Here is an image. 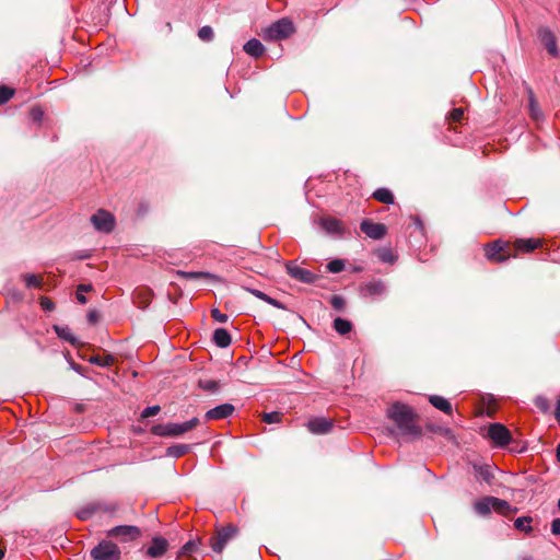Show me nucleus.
<instances>
[{
	"label": "nucleus",
	"mask_w": 560,
	"mask_h": 560,
	"mask_svg": "<svg viewBox=\"0 0 560 560\" xmlns=\"http://www.w3.org/2000/svg\"><path fill=\"white\" fill-rule=\"evenodd\" d=\"M387 417L396 429H388L390 435L420 436L422 430L417 423V415L411 407L396 401L387 409Z\"/></svg>",
	"instance_id": "1"
},
{
	"label": "nucleus",
	"mask_w": 560,
	"mask_h": 560,
	"mask_svg": "<svg viewBox=\"0 0 560 560\" xmlns=\"http://www.w3.org/2000/svg\"><path fill=\"white\" fill-rule=\"evenodd\" d=\"M199 424L198 418H192L182 423H159L152 427V433L158 436L175 438L195 429Z\"/></svg>",
	"instance_id": "2"
},
{
	"label": "nucleus",
	"mask_w": 560,
	"mask_h": 560,
	"mask_svg": "<svg viewBox=\"0 0 560 560\" xmlns=\"http://www.w3.org/2000/svg\"><path fill=\"white\" fill-rule=\"evenodd\" d=\"M294 32L295 27L292 21L288 18H282L266 27L262 32V37L266 40H282L290 37Z\"/></svg>",
	"instance_id": "3"
},
{
	"label": "nucleus",
	"mask_w": 560,
	"mask_h": 560,
	"mask_svg": "<svg viewBox=\"0 0 560 560\" xmlns=\"http://www.w3.org/2000/svg\"><path fill=\"white\" fill-rule=\"evenodd\" d=\"M474 509L481 516L488 515L492 510L504 515L513 511L509 502L495 497H485L476 501Z\"/></svg>",
	"instance_id": "4"
},
{
	"label": "nucleus",
	"mask_w": 560,
	"mask_h": 560,
	"mask_svg": "<svg viewBox=\"0 0 560 560\" xmlns=\"http://www.w3.org/2000/svg\"><path fill=\"white\" fill-rule=\"evenodd\" d=\"M121 551L119 547L112 540L104 539L100 541L90 551L92 560H119Z\"/></svg>",
	"instance_id": "5"
},
{
	"label": "nucleus",
	"mask_w": 560,
	"mask_h": 560,
	"mask_svg": "<svg viewBox=\"0 0 560 560\" xmlns=\"http://www.w3.org/2000/svg\"><path fill=\"white\" fill-rule=\"evenodd\" d=\"M107 537L115 538L120 542H130L141 536L139 527L133 525H119L106 532Z\"/></svg>",
	"instance_id": "6"
},
{
	"label": "nucleus",
	"mask_w": 560,
	"mask_h": 560,
	"mask_svg": "<svg viewBox=\"0 0 560 560\" xmlns=\"http://www.w3.org/2000/svg\"><path fill=\"white\" fill-rule=\"evenodd\" d=\"M94 229L102 233H109L115 228V218L114 215L103 209H100L96 213H94L90 219Z\"/></svg>",
	"instance_id": "7"
},
{
	"label": "nucleus",
	"mask_w": 560,
	"mask_h": 560,
	"mask_svg": "<svg viewBox=\"0 0 560 560\" xmlns=\"http://www.w3.org/2000/svg\"><path fill=\"white\" fill-rule=\"evenodd\" d=\"M237 533V527L228 525L217 530V535L211 538L210 545L214 552H222L226 542L232 539Z\"/></svg>",
	"instance_id": "8"
},
{
	"label": "nucleus",
	"mask_w": 560,
	"mask_h": 560,
	"mask_svg": "<svg viewBox=\"0 0 560 560\" xmlns=\"http://www.w3.org/2000/svg\"><path fill=\"white\" fill-rule=\"evenodd\" d=\"M509 250V244H505L501 241H495L491 244L486 245L485 247L486 257L491 261L499 262L506 260L511 256V253Z\"/></svg>",
	"instance_id": "9"
},
{
	"label": "nucleus",
	"mask_w": 560,
	"mask_h": 560,
	"mask_svg": "<svg viewBox=\"0 0 560 560\" xmlns=\"http://www.w3.org/2000/svg\"><path fill=\"white\" fill-rule=\"evenodd\" d=\"M488 435L497 446H505L512 439L509 429L499 422L489 425Z\"/></svg>",
	"instance_id": "10"
},
{
	"label": "nucleus",
	"mask_w": 560,
	"mask_h": 560,
	"mask_svg": "<svg viewBox=\"0 0 560 560\" xmlns=\"http://www.w3.org/2000/svg\"><path fill=\"white\" fill-rule=\"evenodd\" d=\"M387 293L386 282L381 279H375L361 284L360 294L362 296L382 298Z\"/></svg>",
	"instance_id": "11"
},
{
	"label": "nucleus",
	"mask_w": 560,
	"mask_h": 560,
	"mask_svg": "<svg viewBox=\"0 0 560 560\" xmlns=\"http://www.w3.org/2000/svg\"><path fill=\"white\" fill-rule=\"evenodd\" d=\"M285 268H287L288 275L291 278H293L296 281H300L302 283H306V284L314 283L315 280L317 279V276L315 273H313L311 270L302 268L294 262H288Z\"/></svg>",
	"instance_id": "12"
},
{
	"label": "nucleus",
	"mask_w": 560,
	"mask_h": 560,
	"mask_svg": "<svg viewBox=\"0 0 560 560\" xmlns=\"http://www.w3.org/2000/svg\"><path fill=\"white\" fill-rule=\"evenodd\" d=\"M361 231L372 240H382L386 234V226L383 223H375L370 220H363L360 224Z\"/></svg>",
	"instance_id": "13"
},
{
	"label": "nucleus",
	"mask_w": 560,
	"mask_h": 560,
	"mask_svg": "<svg viewBox=\"0 0 560 560\" xmlns=\"http://www.w3.org/2000/svg\"><path fill=\"white\" fill-rule=\"evenodd\" d=\"M308 431L313 434H327L334 427V421L324 417H316L306 423Z\"/></svg>",
	"instance_id": "14"
},
{
	"label": "nucleus",
	"mask_w": 560,
	"mask_h": 560,
	"mask_svg": "<svg viewBox=\"0 0 560 560\" xmlns=\"http://www.w3.org/2000/svg\"><path fill=\"white\" fill-rule=\"evenodd\" d=\"M538 37H539L541 44L547 49V51L551 56L557 57L559 51H558L557 40H556L553 33L547 27H540L538 30Z\"/></svg>",
	"instance_id": "15"
},
{
	"label": "nucleus",
	"mask_w": 560,
	"mask_h": 560,
	"mask_svg": "<svg viewBox=\"0 0 560 560\" xmlns=\"http://www.w3.org/2000/svg\"><path fill=\"white\" fill-rule=\"evenodd\" d=\"M234 409V406L231 404H222L208 410L205 415V418L206 420L226 419L233 413Z\"/></svg>",
	"instance_id": "16"
},
{
	"label": "nucleus",
	"mask_w": 560,
	"mask_h": 560,
	"mask_svg": "<svg viewBox=\"0 0 560 560\" xmlns=\"http://www.w3.org/2000/svg\"><path fill=\"white\" fill-rule=\"evenodd\" d=\"M167 550V541L162 537H155L152 539L151 545L147 549V555L150 558H160Z\"/></svg>",
	"instance_id": "17"
},
{
	"label": "nucleus",
	"mask_w": 560,
	"mask_h": 560,
	"mask_svg": "<svg viewBox=\"0 0 560 560\" xmlns=\"http://www.w3.org/2000/svg\"><path fill=\"white\" fill-rule=\"evenodd\" d=\"M101 510H104V511H108V508L105 506L104 504L102 503H98V502H93V503H89L86 504L85 506L81 508L80 510L77 511V516L78 518H80L81 521H88L90 520L97 511H101Z\"/></svg>",
	"instance_id": "18"
},
{
	"label": "nucleus",
	"mask_w": 560,
	"mask_h": 560,
	"mask_svg": "<svg viewBox=\"0 0 560 560\" xmlns=\"http://www.w3.org/2000/svg\"><path fill=\"white\" fill-rule=\"evenodd\" d=\"M320 226L328 234H341L343 231L341 221L332 217H323L320 219Z\"/></svg>",
	"instance_id": "19"
},
{
	"label": "nucleus",
	"mask_w": 560,
	"mask_h": 560,
	"mask_svg": "<svg viewBox=\"0 0 560 560\" xmlns=\"http://www.w3.org/2000/svg\"><path fill=\"white\" fill-rule=\"evenodd\" d=\"M541 245V241L539 238H517L514 242V249L516 252L530 253L534 249L538 248Z\"/></svg>",
	"instance_id": "20"
},
{
	"label": "nucleus",
	"mask_w": 560,
	"mask_h": 560,
	"mask_svg": "<svg viewBox=\"0 0 560 560\" xmlns=\"http://www.w3.org/2000/svg\"><path fill=\"white\" fill-rule=\"evenodd\" d=\"M243 49L247 55L255 57V58L262 56L265 52L264 45L260 43V40H258L256 38H252V39L247 40L245 43Z\"/></svg>",
	"instance_id": "21"
},
{
	"label": "nucleus",
	"mask_w": 560,
	"mask_h": 560,
	"mask_svg": "<svg viewBox=\"0 0 560 560\" xmlns=\"http://www.w3.org/2000/svg\"><path fill=\"white\" fill-rule=\"evenodd\" d=\"M54 330L60 339L70 342L72 346L78 347L80 345V341L68 326L54 325Z\"/></svg>",
	"instance_id": "22"
},
{
	"label": "nucleus",
	"mask_w": 560,
	"mask_h": 560,
	"mask_svg": "<svg viewBox=\"0 0 560 560\" xmlns=\"http://www.w3.org/2000/svg\"><path fill=\"white\" fill-rule=\"evenodd\" d=\"M213 342L220 348H226L231 345L232 338L225 328H217L212 337Z\"/></svg>",
	"instance_id": "23"
},
{
	"label": "nucleus",
	"mask_w": 560,
	"mask_h": 560,
	"mask_svg": "<svg viewBox=\"0 0 560 560\" xmlns=\"http://www.w3.org/2000/svg\"><path fill=\"white\" fill-rule=\"evenodd\" d=\"M474 469H475V472H476V477L481 480V481H485L486 483L490 485L492 479H493V472H492V469H491V466L489 465H475L474 466Z\"/></svg>",
	"instance_id": "24"
},
{
	"label": "nucleus",
	"mask_w": 560,
	"mask_h": 560,
	"mask_svg": "<svg viewBox=\"0 0 560 560\" xmlns=\"http://www.w3.org/2000/svg\"><path fill=\"white\" fill-rule=\"evenodd\" d=\"M429 401L432 404V406H434L436 409L450 415L452 413V405L451 402L445 399L444 397L442 396H438V395H431L429 397Z\"/></svg>",
	"instance_id": "25"
},
{
	"label": "nucleus",
	"mask_w": 560,
	"mask_h": 560,
	"mask_svg": "<svg viewBox=\"0 0 560 560\" xmlns=\"http://www.w3.org/2000/svg\"><path fill=\"white\" fill-rule=\"evenodd\" d=\"M178 276L187 280L210 279L219 280V277L206 271H178Z\"/></svg>",
	"instance_id": "26"
},
{
	"label": "nucleus",
	"mask_w": 560,
	"mask_h": 560,
	"mask_svg": "<svg viewBox=\"0 0 560 560\" xmlns=\"http://www.w3.org/2000/svg\"><path fill=\"white\" fill-rule=\"evenodd\" d=\"M373 198L386 205L394 203V195L387 188H378L373 192Z\"/></svg>",
	"instance_id": "27"
},
{
	"label": "nucleus",
	"mask_w": 560,
	"mask_h": 560,
	"mask_svg": "<svg viewBox=\"0 0 560 560\" xmlns=\"http://www.w3.org/2000/svg\"><path fill=\"white\" fill-rule=\"evenodd\" d=\"M334 329L340 335H347L352 330V323L346 318L337 317L334 320Z\"/></svg>",
	"instance_id": "28"
},
{
	"label": "nucleus",
	"mask_w": 560,
	"mask_h": 560,
	"mask_svg": "<svg viewBox=\"0 0 560 560\" xmlns=\"http://www.w3.org/2000/svg\"><path fill=\"white\" fill-rule=\"evenodd\" d=\"M89 362L101 368H108L114 364L115 358L112 354H106L104 357L93 355L89 359Z\"/></svg>",
	"instance_id": "29"
},
{
	"label": "nucleus",
	"mask_w": 560,
	"mask_h": 560,
	"mask_svg": "<svg viewBox=\"0 0 560 560\" xmlns=\"http://www.w3.org/2000/svg\"><path fill=\"white\" fill-rule=\"evenodd\" d=\"M375 255L382 262L394 264L397 259L396 255L393 253L390 248H380L376 250Z\"/></svg>",
	"instance_id": "30"
},
{
	"label": "nucleus",
	"mask_w": 560,
	"mask_h": 560,
	"mask_svg": "<svg viewBox=\"0 0 560 560\" xmlns=\"http://www.w3.org/2000/svg\"><path fill=\"white\" fill-rule=\"evenodd\" d=\"M190 450L188 444H176L167 448V455L174 458H178L187 454Z\"/></svg>",
	"instance_id": "31"
},
{
	"label": "nucleus",
	"mask_w": 560,
	"mask_h": 560,
	"mask_svg": "<svg viewBox=\"0 0 560 560\" xmlns=\"http://www.w3.org/2000/svg\"><path fill=\"white\" fill-rule=\"evenodd\" d=\"M530 522H532V517L521 516L514 521V527L518 530L529 533L533 530L532 526H529Z\"/></svg>",
	"instance_id": "32"
},
{
	"label": "nucleus",
	"mask_w": 560,
	"mask_h": 560,
	"mask_svg": "<svg viewBox=\"0 0 560 560\" xmlns=\"http://www.w3.org/2000/svg\"><path fill=\"white\" fill-rule=\"evenodd\" d=\"M25 285L27 288H40L43 284V279L39 276L33 273H26L23 276Z\"/></svg>",
	"instance_id": "33"
},
{
	"label": "nucleus",
	"mask_w": 560,
	"mask_h": 560,
	"mask_svg": "<svg viewBox=\"0 0 560 560\" xmlns=\"http://www.w3.org/2000/svg\"><path fill=\"white\" fill-rule=\"evenodd\" d=\"M93 289L92 284L81 283L77 289V300L80 304H86L88 299L85 296L86 292H90Z\"/></svg>",
	"instance_id": "34"
},
{
	"label": "nucleus",
	"mask_w": 560,
	"mask_h": 560,
	"mask_svg": "<svg viewBox=\"0 0 560 560\" xmlns=\"http://www.w3.org/2000/svg\"><path fill=\"white\" fill-rule=\"evenodd\" d=\"M345 269V261L341 259H334L327 264V270L332 273L341 272Z\"/></svg>",
	"instance_id": "35"
},
{
	"label": "nucleus",
	"mask_w": 560,
	"mask_h": 560,
	"mask_svg": "<svg viewBox=\"0 0 560 560\" xmlns=\"http://www.w3.org/2000/svg\"><path fill=\"white\" fill-rule=\"evenodd\" d=\"M198 36L201 40L203 42H210L212 40L213 36H214V33H213V30L212 27L206 25V26H202L199 31H198Z\"/></svg>",
	"instance_id": "36"
},
{
	"label": "nucleus",
	"mask_w": 560,
	"mask_h": 560,
	"mask_svg": "<svg viewBox=\"0 0 560 560\" xmlns=\"http://www.w3.org/2000/svg\"><path fill=\"white\" fill-rule=\"evenodd\" d=\"M14 90L0 85V105L5 104L13 96Z\"/></svg>",
	"instance_id": "37"
},
{
	"label": "nucleus",
	"mask_w": 560,
	"mask_h": 560,
	"mask_svg": "<svg viewBox=\"0 0 560 560\" xmlns=\"http://www.w3.org/2000/svg\"><path fill=\"white\" fill-rule=\"evenodd\" d=\"M464 118V109L463 108H454L450 115L446 117L450 124L460 122Z\"/></svg>",
	"instance_id": "38"
},
{
	"label": "nucleus",
	"mask_w": 560,
	"mask_h": 560,
	"mask_svg": "<svg viewBox=\"0 0 560 560\" xmlns=\"http://www.w3.org/2000/svg\"><path fill=\"white\" fill-rule=\"evenodd\" d=\"M330 305L336 311L341 312L346 307V300L341 295H332L330 298Z\"/></svg>",
	"instance_id": "39"
},
{
	"label": "nucleus",
	"mask_w": 560,
	"mask_h": 560,
	"mask_svg": "<svg viewBox=\"0 0 560 560\" xmlns=\"http://www.w3.org/2000/svg\"><path fill=\"white\" fill-rule=\"evenodd\" d=\"M199 386L207 392L214 393L219 388V383L213 380H206V381H200Z\"/></svg>",
	"instance_id": "40"
},
{
	"label": "nucleus",
	"mask_w": 560,
	"mask_h": 560,
	"mask_svg": "<svg viewBox=\"0 0 560 560\" xmlns=\"http://www.w3.org/2000/svg\"><path fill=\"white\" fill-rule=\"evenodd\" d=\"M199 540H189L180 549L182 555H190L198 549Z\"/></svg>",
	"instance_id": "41"
},
{
	"label": "nucleus",
	"mask_w": 560,
	"mask_h": 560,
	"mask_svg": "<svg viewBox=\"0 0 560 560\" xmlns=\"http://www.w3.org/2000/svg\"><path fill=\"white\" fill-rule=\"evenodd\" d=\"M281 420V413L277 411L266 412L262 416V421L266 423H278Z\"/></svg>",
	"instance_id": "42"
},
{
	"label": "nucleus",
	"mask_w": 560,
	"mask_h": 560,
	"mask_svg": "<svg viewBox=\"0 0 560 560\" xmlns=\"http://www.w3.org/2000/svg\"><path fill=\"white\" fill-rule=\"evenodd\" d=\"M529 113H530L532 118H534L536 120L540 117V112H539L538 105L535 102L533 93H530V96H529Z\"/></svg>",
	"instance_id": "43"
},
{
	"label": "nucleus",
	"mask_w": 560,
	"mask_h": 560,
	"mask_svg": "<svg viewBox=\"0 0 560 560\" xmlns=\"http://www.w3.org/2000/svg\"><path fill=\"white\" fill-rule=\"evenodd\" d=\"M30 117L34 122H40L44 117V110L39 106H34L30 112Z\"/></svg>",
	"instance_id": "44"
},
{
	"label": "nucleus",
	"mask_w": 560,
	"mask_h": 560,
	"mask_svg": "<svg viewBox=\"0 0 560 560\" xmlns=\"http://www.w3.org/2000/svg\"><path fill=\"white\" fill-rule=\"evenodd\" d=\"M535 406L541 411L546 412L549 410V400L544 396H537L535 398Z\"/></svg>",
	"instance_id": "45"
},
{
	"label": "nucleus",
	"mask_w": 560,
	"mask_h": 560,
	"mask_svg": "<svg viewBox=\"0 0 560 560\" xmlns=\"http://www.w3.org/2000/svg\"><path fill=\"white\" fill-rule=\"evenodd\" d=\"M211 317L219 323H226L229 319L228 315L221 313L218 308L211 310Z\"/></svg>",
	"instance_id": "46"
},
{
	"label": "nucleus",
	"mask_w": 560,
	"mask_h": 560,
	"mask_svg": "<svg viewBox=\"0 0 560 560\" xmlns=\"http://www.w3.org/2000/svg\"><path fill=\"white\" fill-rule=\"evenodd\" d=\"M159 411H160V406H149L143 409V411L141 412V417L142 418L153 417V416L158 415Z\"/></svg>",
	"instance_id": "47"
},
{
	"label": "nucleus",
	"mask_w": 560,
	"mask_h": 560,
	"mask_svg": "<svg viewBox=\"0 0 560 560\" xmlns=\"http://www.w3.org/2000/svg\"><path fill=\"white\" fill-rule=\"evenodd\" d=\"M39 303L44 311L51 312L55 310V303L46 296L40 298Z\"/></svg>",
	"instance_id": "48"
},
{
	"label": "nucleus",
	"mask_w": 560,
	"mask_h": 560,
	"mask_svg": "<svg viewBox=\"0 0 560 560\" xmlns=\"http://www.w3.org/2000/svg\"><path fill=\"white\" fill-rule=\"evenodd\" d=\"M412 222H413L415 231H417L419 234L423 235L424 226H423V223L420 220V218L413 217Z\"/></svg>",
	"instance_id": "49"
},
{
	"label": "nucleus",
	"mask_w": 560,
	"mask_h": 560,
	"mask_svg": "<svg viewBox=\"0 0 560 560\" xmlns=\"http://www.w3.org/2000/svg\"><path fill=\"white\" fill-rule=\"evenodd\" d=\"M90 257H91V252L88 249L79 250L73 254V258L79 259V260H85V259H89Z\"/></svg>",
	"instance_id": "50"
},
{
	"label": "nucleus",
	"mask_w": 560,
	"mask_h": 560,
	"mask_svg": "<svg viewBox=\"0 0 560 560\" xmlns=\"http://www.w3.org/2000/svg\"><path fill=\"white\" fill-rule=\"evenodd\" d=\"M265 302L272 305L276 308L284 310V305L280 301H278L269 295H267V298L265 299Z\"/></svg>",
	"instance_id": "51"
},
{
	"label": "nucleus",
	"mask_w": 560,
	"mask_h": 560,
	"mask_svg": "<svg viewBox=\"0 0 560 560\" xmlns=\"http://www.w3.org/2000/svg\"><path fill=\"white\" fill-rule=\"evenodd\" d=\"M551 533L553 535H560V518H555L551 523Z\"/></svg>",
	"instance_id": "52"
},
{
	"label": "nucleus",
	"mask_w": 560,
	"mask_h": 560,
	"mask_svg": "<svg viewBox=\"0 0 560 560\" xmlns=\"http://www.w3.org/2000/svg\"><path fill=\"white\" fill-rule=\"evenodd\" d=\"M249 292L256 296L257 299L261 300L265 302V299L267 298L268 294H266L265 292L260 291V290H257V289H249Z\"/></svg>",
	"instance_id": "53"
},
{
	"label": "nucleus",
	"mask_w": 560,
	"mask_h": 560,
	"mask_svg": "<svg viewBox=\"0 0 560 560\" xmlns=\"http://www.w3.org/2000/svg\"><path fill=\"white\" fill-rule=\"evenodd\" d=\"M555 417L558 420L560 424V398L557 401L556 410H555Z\"/></svg>",
	"instance_id": "54"
},
{
	"label": "nucleus",
	"mask_w": 560,
	"mask_h": 560,
	"mask_svg": "<svg viewBox=\"0 0 560 560\" xmlns=\"http://www.w3.org/2000/svg\"><path fill=\"white\" fill-rule=\"evenodd\" d=\"M88 318H89L90 323H95L96 319H97V315H96L95 312H90L89 315H88Z\"/></svg>",
	"instance_id": "55"
},
{
	"label": "nucleus",
	"mask_w": 560,
	"mask_h": 560,
	"mask_svg": "<svg viewBox=\"0 0 560 560\" xmlns=\"http://www.w3.org/2000/svg\"><path fill=\"white\" fill-rule=\"evenodd\" d=\"M71 368H72L75 372H78V373H80V374L82 373V366H81V365H79V364H77V363H73V362H72V363H71Z\"/></svg>",
	"instance_id": "56"
},
{
	"label": "nucleus",
	"mask_w": 560,
	"mask_h": 560,
	"mask_svg": "<svg viewBox=\"0 0 560 560\" xmlns=\"http://www.w3.org/2000/svg\"><path fill=\"white\" fill-rule=\"evenodd\" d=\"M556 455H557L558 460H560V443L557 445Z\"/></svg>",
	"instance_id": "57"
},
{
	"label": "nucleus",
	"mask_w": 560,
	"mask_h": 560,
	"mask_svg": "<svg viewBox=\"0 0 560 560\" xmlns=\"http://www.w3.org/2000/svg\"><path fill=\"white\" fill-rule=\"evenodd\" d=\"M521 560H534V558L532 556H524Z\"/></svg>",
	"instance_id": "58"
},
{
	"label": "nucleus",
	"mask_w": 560,
	"mask_h": 560,
	"mask_svg": "<svg viewBox=\"0 0 560 560\" xmlns=\"http://www.w3.org/2000/svg\"><path fill=\"white\" fill-rule=\"evenodd\" d=\"M4 557V551L0 549V560Z\"/></svg>",
	"instance_id": "59"
}]
</instances>
